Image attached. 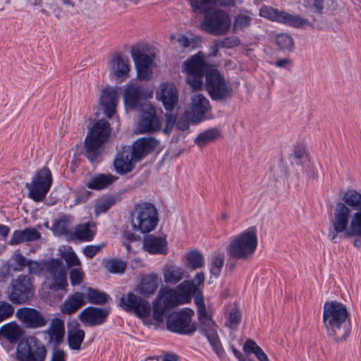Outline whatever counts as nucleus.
<instances>
[{
    "mask_svg": "<svg viewBox=\"0 0 361 361\" xmlns=\"http://www.w3.org/2000/svg\"><path fill=\"white\" fill-rule=\"evenodd\" d=\"M331 224L333 230L329 238L335 243L342 237L361 238V211L352 214L351 209L343 203H337L333 213Z\"/></svg>",
    "mask_w": 361,
    "mask_h": 361,
    "instance_id": "obj_1",
    "label": "nucleus"
},
{
    "mask_svg": "<svg viewBox=\"0 0 361 361\" xmlns=\"http://www.w3.org/2000/svg\"><path fill=\"white\" fill-rule=\"evenodd\" d=\"M323 324L326 334L335 341H343L350 332V322L346 307L338 302H326L324 305Z\"/></svg>",
    "mask_w": 361,
    "mask_h": 361,
    "instance_id": "obj_2",
    "label": "nucleus"
},
{
    "mask_svg": "<svg viewBox=\"0 0 361 361\" xmlns=\"http://www.w3.org/2000/svg\"><path fill=\"white\" fill-rule=\"evenodd\" d=\"M257 245L258 228L252 226L233 236L226 250L231 259L248 261L252 258Z\"/></svg>",
    "mask_w": 361,
    "mask_h": 361,
    "instance_id": "obj_3",
    "label": "nucleus"
},
{
    "mask_svg": "<svg viewBox=\"0 0 361 361\" xmlns=\"http://www.w3.org/2000/svg\"><path fill=\"white\" fill-rule=\"evenodd\" d=\"M111 128L104 118L95 122L85 139V154L92 162L100 155L101 147L107 142Z\"/></svg>",
    "mask_w": 361,
    "mask_h": 361,
    "instance_id": "obj_4",
    "label": "nucleus"
},
{
    "mask_svg": "<svg viewBox=\"0 0 361 361\" xmlns=\"http://www.w3.org/2000/svg\"><path fill=\"white\" fill-rule=\"evenodd\" d=\"M29 271L31 274H39L44 269L49 274L51 283L49 288L54 291L64 290L68 286L66 272L62 267L61 262L58 259H51L44 263L37 261H27Z\"/></svg>",
    "mask_w": 361,
    "mask_h": 361,
    "instance_id": "obj_5",
    "label": "nucleus"
},
{
    "mask_svg": "<svg viewBox=\"0 0 361 361\" xmlns=\"http://www.w3.org/2000/svg\"><path fill=\"white\" fill-rule=\"evenodd\" d=\"M130 222L134 231L149 233L158 223V212L154 204L142 202L135 205L130 214Z\"/></svg>",
    "mask_w": 361,
    "mask_h": 361,
    "instance_id": "obj_6",
    "label": "nucleus"
},
{
    "mask_svg": "<svg viewBox=\"0 0 361 361\" xmlns=\"http://www.w3.org/2000/svg\"><path fill=\"white\" fill-rule=\"evenodd\" d=\"M231 25L228 14L219 9H212L204 14L200 27L202 30L214 36H222L228 33Z\"/></svg>",
    "mask_w": 361,
    "mask_h": 361,
    "instance_id": "obj_7",
    "label": "nucleus"
},
{
    "mask_svg": "<svg viewBox=\"0 0 361 361\" xmlns=\"http://www.w3.org/2000/svg\"><path fill=\"white\" fill-rule=\"evenodd\" d=\"M195 303L200 323V330L207 338L216 353L219 354L222 351V346L218 335L219 328L207 312L203 299L197 298Z\"/></svg>",
    "mask_w": 361,
    "mask_h": 361,
    "instance_id": "obj_8",
    "label": "nucleus"
},
{
    "mask_svg": "<svg viewBox=\"0 0 361 361\" xmlns=\"http://www.w3.org/2000/svg\"><path fill=\"white\" fill-rule=\"evenodd\" d=\"M207 69L208 64L200 53L183 62V70L188 73L187 83L194 91L203 88V76Z\"/></svg>",
    "mask_w": 361,
    "mask_h": 361,
    "instance_id": "obj_9",
    "label": "nucleus"
},
{
    "mask_svg": "<svg viewBox=\"0 0 361 361\" xmlns=\"http://www.w3.org/2000/svg\"><path fill=\"white\" fill-rule=\"evenodd\" d=\"M47 350L35 336L20 341L17 346L16 357L18 361H44Z\"/></svg>",
    "mask_w": 361,
    "mask_h": 361,
    "instance_id": "obj_10",
    "label": "nucleus"
},
{
    "mask_svg": "<svg viewBox=\"0 0 361 361\" xmlns=\"http://www.w3.org/2000/svg\"><path fill=\"white\" fill-rule=\"evenodd\" d=\"M205 85L209 96L213 100H226L232 95L231 85L216 69L207 72Z\"/></svg>",
    "mask_w": 361,
    "mask_h": 361,
    "instance_id": "obj_11",
    "label": "nucleus"
},
{
    "mask_svg": "<svg viewBox=\"0 0 361 361\" xmlns=\"http://www.w3.org/2000/svg\"><path fill=\"white\" fill-rule=\"evenodd\" d=\"M182 304L174 289L169 286L161 288L153 302V317L163 322L164 317L173 307Z\"/></svg>",
    "mask_w": 361,
    "mask_h": 361,
    "instance_id": "obj_12",
    "label": "nucleus"
},
{
    "mask_svg": "<svg viewBox=\"0 0 361 361\" xmlns=\"http://www.w3.org/2000/svg\"><path fill=\"white\" fill-rule=\"evenodd\" d=\"M52 184V176L50 170L44 167L37 172L30 183L26 184L29 190V197L35 202L42 201L49 192Z\"/></svg>",
    "mask_w": 361,
    "mask_h": 361,
    "instance_id": "obj_13",
    "label": "nucleus"
},
{
    "mask_svg": "<svg viewBox=\"0 0 361 361\" xmlns=\"http://www.w3.org/2000/svg\"><path fill=\"white\" fill-rule=\"evenodd\" d=\"M34 293L31 278L20 275L11 281L8 298L14 304H23L31 298Z\"/></svg>",
    "mask_w": 361,
    "mask_h": 361,
    "instance_id": "obj_14",
    "label": "nucleus"
},
{
    "mask_svg": "<svg viewBox=\"0 0 361 361\" xmlns=\"http://www.w3.org/2000/svg\"><path fill=\"white\" fill-rule=\"evenodd\" d=\"M193 312L185 310L171 314L166 322L167 329L180 334H190L196 331V326L191 323Z\"/></svg>",
    "mask_w": 361,
    "mask_h": 361,
    "instance_id": "obj_15",
    "label": "nucleus"
},
{
    "mask_svg": "<svg viewBox=\"0 0 361 361\" xmlns=\"http://www.w3.org/2000/svg\"><path fill=\"white\" fill-rule=\"evenodd\" d=\"M120 306L126 312L135 313L140 318L149 317L152 311L150 303L133 293L123 295L120 300Z\"/></svg>",
    "mask_w": 361,
    "mask_h": 361,
    "instance_id": "obj_16",
    "label": "nucleus"
},
{
    "mask_svg": "<svg viewBox=\"0 0 361 361\" xmlns=\"http://www.w3.org/2000/svg\"><path fill=\"white\" fill-rule=\"evenodd\" d=\"M121 94L119 87H106L101 92L99 98V106L104 114L109 118L116 114V107Z\"/></svg>",
    "mask_w": 361,
    "mask_h": 361,
    "instance_id": "obj_17",
    "label": "nucleus"
},
{
    "mask_svg": "<svg viewBox=\"0 0 361 361\" xmlns=\"http://www.w3.org/2000/svg\"><path fill=\"white\" fill-rule=\"evenodd\" d=\"M211 109L209 100L202 94L192 95L189 109L185 111V116L197 123L205 118V114Z\"/></svg>",
    "mask_w": 361,
    "mask_h": 361,
    "instance_id": "obj_18",
    "label": "nucleus"
},
{
    "mask_svg": "<svg viewBox=\"0 0 361 361\" xmlns=\"http://www.w3.org/2000/svg\"><path fill=\"white\" fill-rule=\"evenodd\" d=\"M161 121L157 116L156 109L149 106L142 109L140 122L137 127V133H151L160 129Z\"/></svg>",
    "mask_w": 361,
    "mask_h": 361,
    "instance_id": "obj_19",
    "label": "nucleus"
},
{
    "mask_svg": "<svg viewBox=\"0 0 361 361\" xmlns=\"http://www.w3.org/2000/svg\"><path fill=\"white\" fill-rule=\"evenodd\" d=\"M16 317L26 328L37 329L47 324L45 318L35 309L21 307L16 312Z\"/></svg>",
    "mask_w": 361,
    "mask_h": 361,
    "instance_id": "obj_20",
    "label": "nucleus"
},
{
    "mask_svg": "<svg viewBox=\"0 0 361 361\" xmlns=\"http://www.w3.org/2000/svg\"><path fill=\"white\" fill-rule=\"evenodd\" d=\"M156 97L161 101L166 111H172L178 103V91L175 85L171 82L161 83Z\"/></svg>",
    "mask_w": 361,
    "mask_h": 361,
    "instance_id": "obj_21",
    "label": "nucleus"
},
{
    "mask_svg": "<svg viewBox=\"0 0 361 361\" xmlns=\"http://www.w3.org/2000/svg\"><path fill=\"white\" fill-rule=\"evenodd\" d=\"M138 161L139 159L135 157L130 146H127L117 154L114 164L118 173L125 174L132 171Z\"/></svg>",
    "mask_w": 361,
    "mask_h": 361,
    "instance_id": "obj_22",
    "label": "nucleus"
},
{
    "mask_svg": "<svg viewBox=\"0 0 361 361\" xmlns=\"http://www.w3.org/2000/svg\"><path fill=\"white\" fill-rule=\"evenodd\" d=\"M292 156L297 164H300L307 176L314 178L316 168L312 163L307 152V146L304 142H296L293 147Z\"/></svg>",
    "mask_w": 361,
    "mask_h": 361,
    "instance_id": "obj_23",
    "label": "nucleus"
},
{
    "mask_svg": "<svg viewBox=\"0 0 361 361\" xmlns=\"http://www.w3.org/2000/svg\"><path fill=\"white\" fill-rule=\"evenodd\" d=\"M110 74L121 80L128 78L130 61L128 56L121 53L115 54L109 63Z\"/></svg>",
    "mask_w": 361,
    "mask_h": 361,
    "instance_id": "obj_24",
    "label": "nucleus"
},
{
    "mask_svg": "<svg viewBox=\"0 0 361 361\" xmlns=\"http://www.w3.org/2000/svg\"><path fill=\"white\" fill-rule=\"evenodd\" d=\"M146 98L144 88L137 84H128L123 93L125 104L128 108L135 109L142 106Z\"/></svg>",
    "mask_w": 361,
    "mask_h": 361,
    "instance_id": "obj_25",
    "label": "nucleus"
},
{
    "mask_svg": "<svg viewBox=\"0 0 361 361\" xmlns=\"http://www.w3.org/2000/svg\"><path fill=\"white\" fill-rule=\"evenodd\" d=\"M109 314L106 309L88 307L80 314V319L82 323L88 326H97L104 323Z\"/></svg>",
    "mask_w": 361,
    "mask_h": 361,
    "instance_id": "obj_26",
    "label": "nucleus"
},
{
    "mask_svg": "<svg viewBox=\"0 0 361 361\" xmlns=\"http://www.w3.org/2000/svg\"><path fill=\"white\" fill-rule=\"evenodd\" d=\"M159 145V141L155 137H141L135 141L130 148H132L135 157L140 161L155 149Z\"/></svg>",
    "mask_w": 361,
    "mask_h": 361,
    "instance_id": "obj_27",
    "label": "nucleus"
},
{
    "mask_svg": "<svg viewBox=\"0 0 361 361\" xmlns=\"http://www.w3.org/2000/svg\"><path fill=\"white\" fill-rule=\"evenodd\" d=\"M86 304L85 293L75 292L69 295L63 305L61 311L66 314H72Z\"/></svg>",
    "mask_w": 361,
    "mask_h": 361,
    "instance_id": "obj_28",
    "label": "nucleus"
},
{
    "mask_svg": "<svg viewBox=\"0 0 361 361\" xmlns=\"http://www.w3.org/2000/svg\"><path fill=\"white\" fill-rule=\"evenodd\" d=\"M167 241L166 238L147 235L143 239V248L151 254H166Z\"/></svg>",
    "mask_w": 361,
    "mask_h": 361,
    "instance_id": "obj_29",
    "label": "nucleus"
},
{
    "mask_svg": "<svg viewBox=\"0 0 361 361\" xmlns=\"http://www.w3.org/2000/svg\"><path fill=\"white\" fill-rule=\"evenodd\" d=\"M162 271L164 282L169 284H176L181 281L185 276L183 269L175 264H165Z\"/></svg>",
    "mask_w": 361,
    "mask_h": 361,
    "instance_id": "obj_30",
    "label": "nucleus"
},
{
    "mask_svg": "<svg viewBox=\"0 0 361 361\" xmlns=\"http://www.w3.org/2000/svg\"><path fill=\"white\" fill-rule=\"evenodd\" d=\"M277 22L295 27L303 26L313 27L312 23L307 19L303 18L299 15H293L283 11H280Z\"/></svg>",
    "mask_w": 361,
    "mask_h": 361,
    "instance_id": "obj_31",
    "label": "nucleus"
},
{
    "mask_svg": "<svg viewBox=\"0 0 361 361\" xmlns=\"http://www.w3.org/2000/svg\"><path fill=\"white\" fill-rule=\"evenodd\" d=\"M158 286V276L155 274H152L142 279L137 290L144 296H149L155 292Z\"/></svg>",
    "mask_w": 361,
    "mask_h": 361,
    "instance_id": "obj_32",
    "label": "nucleus"
},
{
    "mask_svg": "<svg viewBox=\"0 0 361 361\" xmlns=\"http://www.w3.org/2000/svg\"><path fill=\"white\" fill-rule=\"evenodd\" d=\"M111 174H97L92 177L87 183V188L92 190H102L111 185L116 180Z\"/></svg>",
    "mask_w": 361,
    "mask_h": 361,
    "instance_id": "obj_33",
    "label": "nucleus"
},
{
    "mask_svg": "<svg viewBox=\"0 0 361 361\" xmlns=\"http://www.w3.org/2000/svg\"><path fill=\"white\" fill-rule=\"evenodd\" d=\"M221 135V131L219 129L216 128H210L200 133L195 139V143L199 147H204L218 140Z\"/></svg>",
    "mask_w": 361,
    "mask_h": 361,
    "instance_id": "obj_34",
    "label": "nucleus"
},
{
    "mask_svg": "<svg viewBox=\"0 0 361 361\" xmlns=\"http://www.w3.org/2000/svg\"><path fill=\"white\" fill-rule=\"evenodd\" d=\"M23 329L16 323H9L0 329V335L11 343L16 342L23 335Z\"/></svg>",
    "mask_w": 361,
    "mask_h": 361,
    "instance_id": "obj_35",
    "label": "nucleus"
},
{
    "mask_svg": "<svg viewBox=\"0 0 361 361\" xmlns=\"http://www.w3.org/2000/svg\"><path fill=\"white\" fill-rule=\"evenodd\" d=\"M50 338L55 343H59L62 341L65 334V326L63 322L58 318L52 319L51 325L47 330Z\"/></svg>",
    "mask_w": 361,
    "mask_h": 361,
    "instance_id": "obj_36",
    "label": "nucleus"
},
{
    "mask_svg": "<svg viewBox=\"0 0 361 361\" xmlns=\"http://www.w3.org/2000/svg\"><path fill=\"white\" fill-rule=\"evenodd\" d=\"M174 290L182 304L190 301L191 294L196 291L195 285H193L189 281H183Z\"/></svg>",
    "mask_w": 361,
    "mask_h": 361,
    "instance_id": "obj_37",
    "label": "nucleus"
},
{
    "mask_svg": "<svg viewBox=\"0 0 361 361\" xmlns=\"http://www.w3.org/2000/svg\"><path fill=\"white\" fill-rule=\"evenodd\" d=\"M85 338V331L77 327H71L68 331V341L70 348L79 350Z\"/></svg>",
    "mask_w": 361,
    "mask_h": 361,
    "instance_id": "obj_38",
    "label": "nucleus"
},
{
    "mask_svg": "<svg viewBox=\"0 0 361 361\" xmlns=\"http://www.w3.org/2000/svg\"><path fill=\"white\" fill-rule=\"evenodd\" d=\"M329 0H303V6L307 14L312 16V14L322 15L328 6Z\"/></svg>",
    "mask_w": 361,
    "mask_h": 361,
    "instance_id": "obj_39",
    "label": "nucleus"
},
{
    "mask_svg": "<svg viewBox=\"0 0 361 361\" xmlns=\"http://www.w3.org/2000/svg\"><path fill=\"white\" fill-rule=\"evenodd\" d=\"M226 325L231 329H235L241 321V315L238 307L232 304L228 306L226 312Z\"/></svg>",
    "mask_w": 361,
    "mask_h": 361,
    "instance_id": "obj_40",
    "label": "nucleus"
},
{
    "mask_svg": "<svg viewBox=\"0 0 361 361\" xmlns=\"http://www.w3.org/2000/svg\"><path fill=\"white\" fill-rule=\"evenodd\" d=\"M345 206H350L353 209L361 211V194L354 190H348L342 198Z\"/></svg>",
    "mask_w": 361,
    "mask_h": 361,
    "instance_id": "obj_41",
    "label": "nucleus"
},
{
    "mask_svg": "<svg viewBox=\"0 0 361 361\" xmlns=\"http://www.w3.org/2000/svg\"><path fill=\"white\" fill-rule=\"evenodd\" d=\"M95 231L91 228L88 223L76 226L73 235L79 240L90 241L93 238Z\"/></svg>",
    "mask_w": 361,
    "mask_h": 361,
    "instance_id": "obj_42",
    "label": "nucleus"
},
{
    "mask_svg": "<svg viewBox=\"0 0 361 361\" xmlns=\"http://www.w3.org/2000/svg\"><path fill=\"white\" fill-rule=\"evenodd\" d=\"M87 300L90 303L97 305H103L109 298V296L104 292L99 291L97 289L89 287L86 290Z\"/></svg>",
    "mask_w": 361,
    "mask_h": 361,
    "instance_id": "obj_43",
    "label": "nucleus"
},
{
    "mask_svg": "<svg viewBox=\"0 0 361 361\" xmlns=\"http://www.w3.org/2000/svg\"><path fill=\"white\" fill-rule=\"evenodd\" d=\"M131 56L135 61V66H152V57L139 49H133Z\"/></svg>",
    "mask_w": 361,
    "mask_h": 361,
    "instance_id": "obj_44",
    "label": "nucleus"
},
{
    "mask_svg": "<svg viewBox=\"0 0 361 361\" xmlns=\"http://www.w3.org/2000/svg\"><path fill=\"white\" fill-rule=\"evenodd\" d=\"M187 261L190 268L196 269L201 268L204 264L203 255L198 251L192 250L187 255Z\"/></svg>",
    "mask_w": 361,
    "mask_h": 361,
    "instance_id": "obj_45",
    "label": "nucleus"
},
{
    "mask_svg": "<svg viewBox=\"0 0 361 361\" xmlns=\"http://www.w3.org/2000/svg\"><path fill=\"white\" fill-rule=\"evenodd\" d=\"M245 351H251L255 353V356L259 361H269L267 355L253 341L248 339L245 341L243 346Z\"/></svg>",
    "mask_w": 361,
    "mask_h": 361,
    "instance_id": "obj_46",
    "label": "nucleus"
},
{
    "mask_svg": "<svg viewBox=\"0 0 361 361\" xmlns=\"http://www.w3.org/2000/svg\"><path fill=\"white\" fill-rule=\"evenodd\" d=\"M216 4V0H190V5L195 12L202 13L209 11Z\"/></svg>",
    "mask_w": 361,
    "mask_h": 361,
    "instance_id": "obj_47",
    "label": "nucleus"
},
{
    "mask_svg": "<svg viewBox=\"0 0 361 361\" xmlns=\"http://www.w3.org/2000/svg\"><path fill=\"white\" fill-rule=\"evenodd\" d=\"M61 257L70 268L72 267H80L81 265L80 259L71 248L67 251L62 252Z\"/></svg>",
    "mask_w": 361,
    "mask_h": 361,
    "instance_id": "obj_48",
    "label": "nucleus"
},
{
    "mask_svg": "<svg viewBox=\"0 0 361 361\" xmlns=\"http://www.w3.org/2000/svg\"><path fill=\"white\" fill-rule=\"evenodd\" d=\"M224 263V254H218L213 257L212 261V265L210 268L211 274L218 276L221 271V269Z\"/></svg>",
    "mask_w": 361,
    "mask_h": 361,
    "instance_id": "obj_49",
    "label": "nucleus"
},
{
    "mask_svg": "<svg viewBox=\"0 0 361 361\" xmlns=\"http://www.w3.org/2000/svg\"><path fill=\"white\" fill-rule=\"evenodd\" d=\"M276 42L281 49L285 50H291L294 46L293 38L283 33L279 34L276 36Z\"/></svg>",
    "mask_w": 361,
    "mask_h": 361,
    "instance_id": "obj_50",
    "label": "nucleus"
},
{
    "mask_svg": "<svg viewBox=\"0 0 361 361\" xmlns=\"http://www.w3.org/2000/svg\"><path fill=\"white\" fill-rule=\"evenodd\" d=\"M106 268L111 273L121 274L125 271L126 264L122 260L112 259L106 263Z\"/></svg>",
    "mask_w": 361,
    "mask_h": 361,
    "instance_id": "obj_51",
    "label": "nucleus"
},
{
    "mask_svg": "<svg viewBox=\"0 0 361 361\" xmlns=\"http://www.w3.org/2000/svg\"><path fill=\"white\" fill-rule=\"evenodd\" d=\"M176 42L182 47L194 49L198 47L201 42V39L198 37L189 39L185 35H180L176 39Z\"/></svg>",
    "mask_w": 361,
    "mask_h": 361,
    "instance_id": "obj_52",
    "label": "nucleus"
},
{
    "mask_svg": "<svg viewBox=\"0 0 361 361\" xmlns=\"http://www.w3.org/2000/svg\"><path fill=\"white\" fill-rule=\"evenodd\" d=\"M280 11L272 7L263 6L259 10V16L277 22Z\"/></svg>",
    "mask_w": 361,
    "mask_h": 361,
    "instance_id": "obj_53",
    "label": "nucleus"
},
{
    "mask_svg": "<svg viewBox=\"0 0 361 361\" xmlns=\"http://www.w3.org/2000/svg\"><path fill=\"white\" fill-rule=\"evenodd\" d=\"M113 204L114 201L110 198H102L98 200L94 206L95 214L99 215L101 213L106 212Z\"/></svg>",
    "mask_w": 361,
    "mask_h": 361,
    "instance_id": "obj_54",
    "label": "nucleus"
},
{
    "mask_svg": "<svg viewBox=\"0 0 361 361\" xmlns=\"http://www.w3.org/2000/svg\"><path fill=\"white\" fill-rule=\"evenodd\" d=\"M85 274L80 267L72 269L70 271V279L71 285L73 286H78L82 283L84 279Z\"/></svg>",
    "mask_w": 361,
    "mask_h": 361,
    "instance_id": "obj_55",
    "label": "nucleus"
},
{
    "mask_svg": "<svg viewBox=\"0 0 361 361\" xmlns=\"http://www.w3.org/2000/svg\"><path fill=\"white\" fill-rule=\"evenodd\" d=\"M14 312L13 306L5 301H0V322L10 317Z\"/></svg>",
    "mask_w": 361,
    "mask_h": 361,
    "instance_id": "obj_56",
    "label": "nucleus"
},
{
    "mask_svg": "<svg viewBox=\"0 0 361 361\" xmlns=\"http://www.w3.org/2000/svg\"><path fill=\"white\" fill-rule=\"evenodd\" d=\"M68 226L69 220L66 216L62 217L54 224L56 232L59 234H66L68 232Z\"/></svg>",
    "mask_w": 361,
    "mask_h": 361,
    "instance_id": "obj_57",
    "label": "nucleus"
},
{
    "mask_svg": "<svg viewBox=\"0 0 361 361\" xmlns=\"http://www.w3.org/2000/svg\"><path fill=\"white\" fill-rule=\"evenodd\" d=\"M137 73V77L141 80H149L152 78V66H135Z\"/></svg>",
    "mask_w": 361,
    "mask_h": 361,
    "instance_id": "obj_58",
    "label": "nucleus"
},
{
    "mask_svg": "<svg viewBox=\"0 0 361 361\" xmlns=\"http://www.w3.org/2000/svg\"><path fill=\"white\" fill-rule=\"evenodd\" d=\"M251 18L247 15H239L234 21L233 28L235 30L243 29L250 25Z\"/></svg>",
    "mask_w": 361,
    "mask_h": 361,
    "instance_id": "obj_59",
    "label": "nucleus"
},
{
    "mask_svg": "<svg viewBox=\"0 0 361 361\" xmlns=\"http://www.w3.org/2000/svg\"><path fill=\"white\" fill-rule=\"evenodd\" d=\"M25 241H33L40 238L39 232L35 228H27L21 230Z\"/></svg>",
    "mask_w": 361,
    "mask_h": 361,
    "instance_id": "obj_60",
    "label": "nucleus"
},
{
    "mask_svg": "<svg viewBox=\"0 0 361 361\" xmlns=\"http://www.w3.org/2000/svg\"><path fill=\"white\" fill-rule=\"evenodd\" d=\"M13 259L18 266V268L13 269L15 271H22L27 265V261L25 257L19 252H16L14 253Z\"/></svg>",
    "mask_w": 361,
    "mask_h": 361,
    "instance_id": "obj_61",
    "label": "nucleus"
},
{
    "mask_svg": "<svg viewBox=\"0 0 361 361\" xmlns=\"http://www.w3.org/2000/svg\"><path fill=\"white\" fill-rule=\"evenodd\" d=\"M166 126L164 128V133L166 134H169L175 124L176 123V116L172 114H166Z\"/></svg>",
    "mask_w": 361,
    "mask_h": 361,
    "instance_id": "obj_62",
    "label": "nucleus"
},
{
    "mask_svg": "<svg viewBox=\"0 0 361 361\" xmlns=\"http://www.w3.org/2000/svg\"><path fill=\"white\" fill-rule=\"evenodd\" d=\"M240 44L237 38L226 37L221 40H219V44L222 47L232 48Z\"/></svg>",
    "mask_w": 361,
    "mask_h": 361,
    "instance_id": "obj_63",
    "label": "nucleus"
},
{
    "mask_svg": "<svg viewBox=\"0 0 361 361\" xmlns=\"http://www.w3.org/2000/svg\"><path fill=\"white\" fill-rule=\"evenodd\" d=\"M25 242L21 230L15 231L9 240V244L14 245Z\"/></svg>",
    "mask_w": 361,
    "mask_h": 361,
    "instance_id": "obj_64",
    "label": "nucleus"
}]
</instances>
